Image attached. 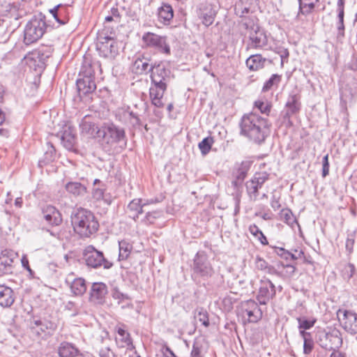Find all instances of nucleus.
<instances>
[{
    "label": "nucleus",
    "instance_id": "f257e3e1",
    "mask_svg": "<svg viewBox=\"0 0 357 357\" xmlns=\"http://www.w3.org/2000/svg\"><path fill=\"white\" fill-rule=\"evenodd\" d=\"M151 86L149 96L151 103L156 107L164 106L162 97L167 89L168 84L174 78L171 70L162 62L154 63L153 69L150 74Z\"/></svg>",
    "mask_w": 357,
    "mask_h": 357
},
{
    "label": "nucleus",
    "instance_id": "f03ea898",
    "mask_svg": "<svg viewBox=\"0 0 357 357\" xmlns=\"http://www.w3.org/2000/svg\"><path fill=\"white\" fill-rule=\"evenodd\" d=\"M269 126L266 119L255 112H250L241 118L240 133L250 141L261 144L269 135Z\"/></svg>",
    "mask_w": 357,
    "mask_h": 357
},
{
    "label": "nucleus",
    "instance_id": "7ed1b4c3",
    "mask_svg": "<svg viewBox=\"0 0 357 357\" xmlns=\"http://www.w3.org/2000/svg\"><path fill=\"white\" fill-rule=\"evenodd\" d=\"M70 218L75 232L81 238L89 237L98 229L99 223L94 215L85 208L75 209Z\"/></svg>",
    "mask_w": 357,
    "mask_h": 357
},
{
    "label": "nucleus",
    "instance_id": "20e7f679",
    "mask_svg": "<svg viewBox=\"0 0 357 357\" xmlns=\"http://www.w3.org/2000/svg\"><path fill=\"white\" fill-rule=\"evenodd\" d=\"M97 137H102L104 143L109 146L119 144L126 147L127 136L125 129L112 122L104 123L97 131Z\"/></svg>",
    "mask_w": 357,
    "mask_h": 357
},
{
    "label": "nucleus",
    "instance_id": "39448f33",
    "mask_svg": "<svg viewBox=\"0 0 357 357\" xmlns=\"http://www.w3.org/2000/svg\"><path fill=\"white\" fill-rule=\"evenodd\" d=\"M47 24L41 14L34 16L26 24L24 30V42L26 45L38 41L46 31Z\"/></svg>",
    "mask_w": 357,
    "mask_h": 357
},
{
    "label": "nucleus",
    "instance_id": "423d86ee",
    "mask_svg": "<svg viewBox=\"0 0 357 357\" xmlns=\"http://www.w3.org/2000/svg\"><path fill=\"white\" fill-rule=\"evenodd\" d=\"M243 26L248 34V47L254 49H263L268 45V38L265 31L252 20L245 19Z\"/></svg>",
    "mask_w": 357,
    "mask_h": 357
},
{
    "label": "nucleus",
    "instance_id": "0eeeda50",
    "mask_svg": "<svg viewBox=\"0 0 357 357\" xmlns=\"http://www.w3.org/2000/svg\"><path fill=\"white\" fill-rule=\"evenodd\" d=\"M96 49L100 56L105 58L114 59L119 53L117 42L114 38L109 36L107 31L104 29L98 31Z\"/></svg>",
    "mask_w": 357,
    "mask_h": 357
},
{
    "label": "nucleus",
    "instance_id": "6e6552de",
    "mask_svg": "<svg viewBox=\"0 0 357 357\" xmlns=\"http://www.w3.org/2000/svg\"><path fill=\"white\" fill-rule=\"evenodd\" d=\"M82 259L86 265L92 268L109 269L113 266V263L107 260L103 253L93 245H88L84 248Z\"/></svg>",
    "mask_w": 357,
    "mask_h": 357
},
{
    "label": "nucleus",
    "instance_id": "1a4fd4ad",
    "mask_svg": "<svg viewBox=\"0 0 357 357\" xmlns=\"http://www.w3.org/2000/svg\"><path fill=\"white\" fill-rule=\"evenodd\" d=\"M193 275L207 280L214 274V269L212 267L207 255L204 252H198L194 259L192 266Z\"/></svg>",
    "mask_w": 357,
    "mask_h": 357
},
{
    "label": "nucleus",
    "instance_id": "9d476101",
    "mask_svg": "<svg viewBox=\"0 0 357 357\" xmlns=\"http://www.w3.org/2000/svg\"><path fill=\"white\" fill-rule=\"evenodd\" d=\"M142 41L147 48H153L159 52L170 54V47L167 41V37L152 32H146L142 36Z\"/></svg>",
    "mask_w": 357,
    "mask_h": 357
},
{
    "label": "nucleus",
    "instance_id": "9b49d317",
    "mask_svg": "<svg viewBox=\"0 0 357 357\" xmlns=\"http://www.w3.org/2000/svg\"><path fill=\"white\" fill-rule=\"evenodd\" d=\"M337 316L342 328L351 335L357 334V313L350 310L340 309Z\"/></svg>",
    "mask_w": 357,
    "mask_h": 357
},
{
    "label": "nucleus",
    "instance_id": "f8f14e48",
    "mask_svg": "<svg viewBox=\"0 0 357 357\" xmlns=\"http://www.w3.org/2000/svg\"><path fill=\"white\" fill-rule=\"evenodd\" d=\"M276 294L275 286L267 278L264 277L260 280L258 292L256 299L259 305H266Z\"/></svg>",
    "mask_w": 357,
    "mask_h": 357
},
{
    "label": "nucleus",
    "instance_id": "ddd939ff",
    "mask_svg": "<svg viewBox=\"0 0 357 357\" xmlns=\"http://www.w3.org/2000/svg\"><path fill=\"white\" fill-rule=\"evenodd\" d=\"M301 108V95L296 91H292L288 96L284 109L282 112L284 121L291 123V116L298 114Z\"/></svg>",
    "mask_w": 357,
    "mask_h": 357
},
{
    "label": "nucleus",
    "instance_id": "4468645a",
    "mask_svg": "<svg viewBox=\"0 0 357 357\" xmlns=\"http://www.w3.org/2000/svg\"><path fill=\"white\" fill-rule=\"evenodd\" d=\"M18 255L10 249H4L0 254V276L11 275L15 270V261Z\"/></svg>",
    "mask_w": 357,
    "mask_h": 357
},
{
    "label": "nucleus",
    "instance_id": "2eb2a0df",
    "mask_svg": "<svg viewBox=\"0 0 357 357\" xmlns=\"http://www.w3.org/2000/svg\"><path fill=\"white\" fill-rule=\"evenodd\" d=\"M268 178L269 174L266 172H258L254 175L251 180L246 183V190L250 200H257L259 195V189Z\"/></svg>",
    "mask_w": 357,
    "mask_h": 357
},
{
    "label": "nucleus",
    "instance_id": "dca6fc26",
    "mask_svg": "<svg viewBox=\"0 0 357 357\" xmlns=\"http://www.w3.org/2000/svg\"><path fill=\"white\" fill-rule=\"evenodd\" d=\"M241 311L243 317H247L248 321L250 323H257L262 317V311L254 300L250 299L243 302Z\"/></svg>",
    "mask_w": 357,
    "mask_h": 357
},
{
    "label": "nucleus",
    "instance_id": "f3484780",
    "mask_svg": "<svg viewBox=\"0 0 357 357\" xmlns=\"http://www.w3.org/2000/svg\"><path fill=\"white\" fill-rule=\"evenodd\" d=\"M197 15L202 23L206 27L211 26L217 15L216 6L210 3H201L197 9Z\"/></svg>",
    "mask_w": 357,
    "mask_h": 357
},
{
    "label": "nucleus",
    "instance_id": "a211bd4d",
    "mask_svg": "<svg viewBox=\"0 0 357 357\" xmlns=\"http://www.w3.org/2000/svg\"><path fill=\"white\" fill-rule=\"evenodd\" d=\"M325 342L320 343L321 347L327 350H335L339 349L342 344V337L341 333L336 328L330 329L328 332L324 334Z\"/></svg>",
    "mask_w": 357,
    "mask_h": 357
},
{
    "label": "nucleus",
    "instance_id": "6ab92c4d",
    "mask_svg": "<svg viewBox=\"0 0 357 357\" xmlns=\"http://www.w3.org/2000/svg\"><path fill=\"white\" fill-rule=\"evenodd\" d=\"M108 292L107 285L103 282H94L90 289L89 300L94 304H102Z\"/></svg>",
    "mask_w": 357,
    "mask_h": 357
},
{
    "label": "nucleus",
    "instance_id": "aec40b11",
    "mask_svg": "<svg viewBox=\"0 0 357 357\" xmlns=\"http://www.w3.org/2000/svg\"><path fill=\"white\" fill-rule=\"evenodd\" d=\"M44 220L51 226H58L62 222L60 212L53 206L47 205L42 209Z\"/></svg>",
    "mask_w": 357,
    "mask_h": 357
},
{
    "label": "nucleus",
    "instance_id": "412c9836",
    "mask_svg": "<svg viewBox=\"0 0 357 357\" xmlns=\"http://www.w3.org/2000/svg\"><path fill=\"white\" fill-rule=\"evenodd\" d=\"M70 10V6L59 4L50 9V13L60 25H64L69 22Z\"/></svg>",
    "mask_w": 357,
    "mask_h": 357
},
{
    "label": "nucleus",
    "instance_id": "4be33fe9",
    "mask_svg": "<svg viewBox=\"0 0 357 357\" xmlns=\"http://www.w3.org/2000/svg\"><path fill=\"white\" fill-rule=\"evenodd\" d=\"M78 93L80 96L93 93L96 89L94 79L79 77L76 82Z\"/></svg>",
    "mask_w": 357,
    "mask_h": 357
},
{
    "label": "nucleus",
    "instance_id": "5701e85b",
    "mask_svg": "<svg viewBox=\"0 0 357 357\" xmlns=\"http://www.w3.org/2000/svg\"><path fill=\"white\" fill-rule=\"evenodd\" d=\"M81 134L88 137H94L97 135L98 130L96 125L92 122L91 117L85 116L79 123Z\"/></svg>",
    "mask_w": 357,
    "mask_h": 357
},
{
    "label": "nucleus",
    "instance_id": "b1692460",
    "mask_svg": "<svg viewBox=\"0 0 357 357\" xmlns=\"http://www.w3.org/2000/svg\"><path fill=\"white\" fill-rule=\"evenodd\" d=\"M153 64L149 63V59L144 57H138L135 59L132 66V70L139 75L151 73Z\"/></svg>",
    "mask_w": 357,
    "mask_h": 357
},
{
    "label": "nucleus",
    "instance_id": "393cba45",
    "mask_svg": "<svg viewBox=\"0 0 357 357\" xmlns=\"http://www.w3.org/2000/svg\"><path fill=\"white\" fill-rule=\"evenodd\" d=\"M157 15L158 21L167 25L170 23L174 17V10L171 5L162 3V6L158 8Z\"/></svg>",
    "mask_w": 357,
    "mask_h": 357
},
{
    "label": "nucleus",
    "instance_id": "a878e982",
    "mask_svg": "<svg viewBox=\"0 0 357 357\" xmlns=\"http://www.w3.org/2000/svg\"><path fill=\"white\" fill-rule=\"evenodd\" d=\"M73 274L71 275L73 276ZM66 282L70 284L71 292L75 296H82L86 291V284L85 280L82 278H74L70 281V275L66 279Z\"/></svg>",
    "mask_w": 357,
    "mask_h": 357
},
{
    "label": "nucleus",
    "instance_id": "bb28decb",
    "mask_svg": "<svg viewBox=\"0 0 357 357\" xmlns=\"http://www.w3.org/2000/svg\"><path fill=\"white\" fill-rule=\"evenodd\" d=\"M61 140L66 149L72 150L76 142L75 129L71 127L65 128L61 134Z\"/></svg>",
    "mask_w": 357,
    "mask_h": 357
},
{
    "label": "nucleus",
    "instance_id": "cd10ccee",
    "mask_svg": "<svg viewBox=\"0 0 357 357\" xmlns=\"http://www.w3.org/2000/svg\"><path fill=\"white\" fill-rule=\"evenodd\" d=\"M15 301L13 291L11 288L0 285V305L4 307H10Z\"/></svg>",
    "mask_w": 357,
    "mask_h": 357
},
{
    "label": "nucleus",
    "instance_id": "c85d7f7f",
    "mask_svg": "<svg viewBox=\"0 0 357 357\" xmlns=\"http://www.w3.org/2000/svg\"><path fill=\"white\" fill-rule=\"evenodd\" d=\"M266 59L263 58L261 54H253L250 56L245 61L246 66L252 71H257L264 67Z\"/></svg>",
    "mask_w": 357,
    "mask_h": 357
},
{
    "label": "nucleus",
    "instance_id": "c756f323",
    "mask_svg": "<svg viewBox=\"0 0 357 357\" xmlns=\"http://www.w3.org/2000/svg\"><path fill=\"white\" fill-rule=\"evenodd\" d=\"M251 165L252 162L249 160L242 161L241 163L236 164L233 172V176L238 177L239 180H245Z\"/></svg>",
    "mask_w": 357,
    "mask_h": 357
},
{
    "label": "nucleus",
    "instance_id": "7c9ffc66",
    "mask_svg": "<svg viewBox=\"0 0 357 357\" xmlns=\"http://www.w3.org/2000/svg\"><path fill=\"white\" fill-rule=\"evenodd\" d=\"M78 349L72 344L63 342L58 349V354L60 357H75L78 354Z\"/></svg>",
    "mask_w": 357,
    "mask_h": 357
},
{
    "label": "nucleus",
    "instance_id": "2f4dec72",
    "mask_svg": "<svg viewBox=\"0 0 357 357\" xmlns=\"http://www.w3.org/2000/svg\"><path fill=\"white\" fill-rule=\"evenodd\" d=\"M65 188L68 192L75 197L84 196L86 192V188L79 182H68Z\"/></svg>",
    "mask_w": 357,
    "mask_h": 357
},
{
    "label": "nucleus",
    "instance_id": "473e14b6",
    "mask_svg": "<svg viewBox=\"0 0 357 357\" xmlns=\"http://www.w3.org/2000/svg\"><path fill=\"white\" fill-rule=\"evenodd\" d=\"M118 335L116 341L120 347L132 348V343L129 333L126 332L123 328H119L117 330Z\"/></svg>",
    "mask_w": 357,
    "mask_h": 357
},
{
    "label": "nucleus",
    "instance_id": "72a5a7b5",
    "mask_svg": "<svg viewBox=\"0 0 357 357\" xmlns=\"http://www.w3.org/2000/svg\"><path fill=\"white\" fill-rule=\"evenodd\" d=\"M255 266L258 270L263 271L266 273L271 275H277L278 271L275 268L274 266L269 265L268 262L261 257L260 256H257L255 261Z\"/></svg>",
    "mask_w": 357,
    "mask_h": 357
},
{
    "label": "nucleus",
    "instance_id": "f704fd0d",
    "mask_svg": "<svg viewBox=\"0 0 357 357\" xmlns=\"http://www.w3.org/2000/svg\"><path fill=\"white\" fill-rule=\"evenodd\" d=\"M342 276L347 281H357V273L356 268L352 264H345L341 271Z\"/></svg>",
    "mask_w": 357,
    "mask_h": 357
},
{
    "label": "nucleus",
    "instance_id": "c9c22d12",
    "mask_svg": "<svg viewBox=\"0 0 357 357\" xmlns=\"http://www.w3.org/2000/svg\"><path fill=\"white\" fill-rule=\"evenodd\" d=\"M299 8H298V16L300 14L307 15L310 14L314 9L315 4L319 0H298Z\"/></svg>",
    "mask_w": 357,
    "mask_h": 357
},
{
    "label": "nucleus",
    "instance_id": "e433bc0d",
    "mask_svg": "<svg viewBox=\"0 0 357 357\" xmlns=\"http://www.w3.org/2000/svg\"><path fill=\"white\" fill-rule=\"evenodd\" d=\"M146 206V204H142V200L141 199H134L129 203V204L128 205V208L130 211H134L136 213V214L132 216V219L134 220H136L139 214L143 213V208Z\"/></svg>",
    "mask_w": 357,
    "mask_h": 357
},
{
    "label": "nucleus",
    "instance_id": "4c0bfd02",
    "mask_svg": "<svg viewBox=\"0 0 357 357\" xmlns=\"http://www.w3.org/2000/svg\"><path fill=\"white\" fill-rule=\"evenodd\" d=\"M95 66H97V65L91 64L85 61L81 67L79 76L81 77H89L95 79Z\"/></svg>",
    "mask_w": 357,
    "mask_h": 357
},
{
    "label": "nucleus",
    "instance_id": "58836bf2",
    "mask_svg": "<svg viewBox=\"0 0 357 357\" xmlns=\"http://www.w3.org/2000/svg\"><path fill=\"white\" fill-rule=\"evenodd\" d=\"M280 215L281 220L290 227H294V225H298L297 220L290 209H282Z\"/></svg>",
    "mask_w": 357,
    "mask_h": 357
},
{
    "label": "nucleus",
    "instance_id": "ea45409f",
    "mask_svg": "<svg viewBox=\"0 0 357 357\" xmlns=\"http://www.w3.org/2000/svg\"><path fill=\"white\" fill-rule=\"evenodd\" d=\"M296 320L298 324V329L304 330L310 329L314 326L315 323L317 322V319L315 318H307L306 317H297Z\"/></svg>",
    "mask_w": 357,
    "mask_h": 357
},
{
    "label": "nucleus",
    "instance_id": "a19ab883",
    "mask_svg": "<svg viewBox=\"0 0 357 357\" xmlns=\"http://www.w3.org/2000/svg\"><path fill=\"white\" fill-rule=\"evenodd\" d=\"M214 142L213 138L207 137L204 138L198 144V147L203 155H206L211 151V146Z\"/></svg>",
    "mask_w": 357,
    "mask_h": 357
},
{
    "label": "nucleus",
    "instance_id": "79ce46f5",
    "mask_svg": "<svg viewBox=\"0 0 357 357\" xmlns=\"http://www.w3.org/2000/svg\"><path fill=\"white\" fill-rule=\"evenodd\" d=\"M119 260L126 259L130 254L132 245L125 241H119Z\"/></svg>",
    "mask_w": 357,
    "mask_h": 357
},
{
    "label": "nucleus",
    "instance_id": "37998d69",
    "mask_svg": "<svg viewBox=\"0 0 357 357\" xmlns=\"http://www.w3.org/2000/svg\"><path fill=\"white\" fill-rule=\"evenodd\" d=\"M282 76L278 74H273L271 77L264 83L262 91L266 92L271 89L274 86H278L281 82Z\"/></svg>",
    "mask_w": 357,
    "mask_h": 357
},
{
    "label": "nucleus",
    "instance_id": "c03bdc74",
    "mask_svg": "<svg viewBox=\"0 0 357 357\" xmlns=\"http://www.w3.org/2000/svg\"><path fill=\"white\" fill-rule=\"evenodd\" d=\"M195 319H197L205 327L209 326L208 314L203 307H199L195 310Z\"/></svg>",
    "mask_w": 357,
    "mask_h": 357
},
{
    "label": "nucleus",
    "instance_id": "a18cd8bd",
    "mask_svg": "<svg viewBox=\"0 0 357 357\" xmlns=\"http://www.w3.org/2000/svg\"><path fill=\"white\" fill-rule=\"evenodd\" d=\"M249 231L255 237L257 238L262 245H265L268 244L266 237L264 236L263 232L256 225H251L249 227Z\"/></svg>",
    "mask_w": 357,
    "mask_h": 357
},
{
    "label": "nucleus",
    "instance_id": "49530a36",
    "mask_svg": "<svg viewBox=\"0 0 357 357\" xmlns=\"http://www.w3.org/2000/svg\"><path fill=\"white\" fill-rule=\"evenodd\" d=\"M337 29L338 31V36H344V10H337Z\"/></svg>",
    "mask_w": 357,
    "mask_h": 357
},
{
    "label": "nucleus",
    "instance_id": "de8ad7c7",
    "mask_svg": "<svg viewBox=\"0 0 357 357\" xmlns=\"http://www.w3.org/2000/svg\"><path fill=\"white\" fill-rule=\"evenodd\" d=\"M131 115H132V112L128 109H126L119 111L118 114H116V117L124 124H128L129 121L131 119Z\"/></svg>",
    "mask_w": 357,
    "mask_h": 357
},
{
    "label": "nucleus",
    "instance_id": "09e8293b",
    "mask_svg": "<svg viewBox=\"0 0 357 357\" xmlns=\"http://www.w3.org/2000/svg\"><path fill=\"white\" fill-rule=\"evenodd\" d=\"M255 105L259 109L261 114L268 115L271 111V105L268 102L258 100L255 102Z\"/></svg>",
    "mask_w": 357,
    "mask_h": 357
},
{
    "label": "nucleus",
    "instance_id": "8fccbe9b",
    "mask_svg": "<svg viewBox=\"0 0 357 357\" xmlns=\"http://www.w3.org/2000/svg\"><path fill=\"white\" fill-rule=\"evenodd\" d=\"M105 188L103 184L98 186H94L93 188V197L96 199H101L103 198Z\"/></svg>",
    "mask_w": 357,
    "mask_h": 357
},
{
    "label": "nucleus",
    "instance_id": "3c124183",
    "mask_svg": "<svg viewBox=\"0 0 357 357\" xmlns=\"http://www.w3.org/2000/svg\"><path fill=\"white\" fill-rule=\"evenodd\" d=\"M314 348V341L312 337H310L303 341V353L305 355L310 354Z\"/></svg>",
    "mask_w": 357,
    "mask_h": 357
},
{
    "label": "nucleus",
    "instance_id": "603ef678",
    "mask_svg": "<svg viewBox=\"0 0 357 357\" xmlns=\"http://www.w3.org/2000/svg\"><path fill=\"white\" fill-rule=\"evenodd\" d=\"M304 256V252L302 250H300L298 255H294L293 252L287 251L283 256L282 257V259L285 260H288L289 259L292 260H296L298 259H300Z\"/></svg>",
    "mask_w": 357,
    "mask_h": 357
},
{
    "label": "nucleus",
    "instance_id": "864d4df0",
    "mask_svg": "<svg viewBox=\"0 0 357 357\" xmlns=\"http://www.w3.org/2000/svg\"><path fill=\"white\" fill-rule=\"evenodd\" d=\"M328 154L324 155L322 158V176L324 178L329 174Z\"/></svg>",
    "mask_w": 357,
    "mask_h": 357
},
{
    "label": "nucleus",
    "instance_id": "5fc2aeb1",
    "mask_svg": "<svg viewBox=\"0 0 357 357\" xmlns=\"http://www.w3.org/2000/svg\"><path fill=\"white\" fill-rule=\"evenodd\" d=\"M160 215L161 213L160 211H155L148 212L145 216L146 221L150 224H152L155 219L158 218L160 216Z\"/></svg>",
    "mask_w": 357,
    "mask_h": 357
},
{
    "label": "nucleus",
    "instance_id": "6e6d98bb",
    "mask_svg": "<svg viewBox=\"0 0 357 357\" xmlns=\"http://www.w3.org/2000/svg\"><path fill=\"white\" fill-rule=\"evenodd\" d=\"M354 243H355V234H349L347 239L346 241L345 246H346L347 250H348L349 252H352L354 245Z\"/></svg>",
    "mask_w": 357,
    "mask_h": 357
},
{
    "label": "nucleus",
    "instance_id": "4d7b16f0",
    "mask_svg": "<svg viewBox=\"0 0 357 357\" xmlns=\"http://www.w3.org/2000/svg\"><path fill=\"white\" fill-rule=\"evenodd\" d=\"M21 263L23 268H24L31 277H33L34 271L31 268L29 264V259L26 255H23L21 259Z\"/></svg>",
    "mask_w": 357,
    "mask_h": 357
},
{
    "label": "nucleus",
    "instance_id": "13d9d810",
    "mask_svg": "<svg viewBox=\"0 0 357 357\" xmlns=\"http://www.w3.org/2000/svg\"><path fill=\"white\" fill-rule=\"evenodd\" d=\"M282 266L286 268V275L291 278V277H293L296 273V268L294 265H292V264H286V265H282Z\"/></svg>",
    "mask_w": 357,
    "mask_h": 357
},
{
    "label": "nucleus",
    "instance_id": "bf43d9fd",
    "mask_svg": "<svg viewBox=\"0 0 357 357\" xmlns=\"http://www.w3.org/2000/svg\"><path fill=\"white\" fill-rule=\"evenodd\" d=\"M190 356V357H202L201 354V348L196 343L192 345Z\"/></svg>",
    "mask_w": 357,
    "mask_h": 357
},
{
    "label": "nucleus",
    "instance_id": "052dcab7",
    "mask_svg": "<svg viewBox=\"0 0 357 357\" xmlns=\"http://www.w3.org/2000/svg\"><path fill=\"white\" fill-rule=\"evenodd\" d=\"M128 124L132 126H133V127H136V126H138L140 125V119H139V118L133 112H132V115H131V119L129 121Z\"/></svg>",
    "mask_w": 357,
    "mask_h": 357
},
{
    "label": "nucleus",
    "instance_id": "680f3d73",
    "mask_svg": "<svg viewBox=\"0 0 357 357\" xmlns=\"http://www.w3.org/2000/svg\"><path fill=\"white\" fill-rule=\"evenodd\" d=\"M47 146H49V149L45 153L46 159L47 161H51L53 160V154L55 153V149L52 144H50L49 143L47 144Z\"/></svg>",
    "mask_w": 357,
    "mask_h": 357
},
{
    "label": "nucleus",
    "instance_id": "e2e57ef3",
    "mask_svg": "<svg viewBox=\"0 0 357 357\" xmlns=\"http://www.w3.org/2000/svg\"><path fill=\"white\" fill-rule=\"evenodd\" d=\"M271 206L274 209V211L278 210L281 206L279 199L276 198L275 196H273L271 202Z\"/></svg>",
    "mask_w": 357,
    "mask_h": 357
},
{
    "label": "nucleus",
    "instance_id": "0e129e2a",
    "mask_svg": "<svg viewBox=\"0 0 357 357\" xmlns=\"http://www.w3.org/2000/svg\"><path fill=\"white\" fill-rule=\"evenodd\" d=\"M273 250H274V252L278 255L280 256L281 258L283 256V255H284V253H286V252H287L288 250H285L284 248H279V247H276V246H271Z\"/></svg>",
    "mask_w": 357,
    "mask_h": 357
},
{
    "label": "nucleus",
    "instance_id": "69168bd1",
    "mask_svg": "<svg viewBox=\"0 0 357 357\" xmlns=\"http://www.w3.org/2000/svg\"><path fill=\"white\" fill-rule=\"evenodd\" d=\"M280 57H281V66H283L284 61L285 59L289 57V52L287 49H282L280 52Z\"/></svg>",
    "mask_w": 357,
    "mask_h": 357
},
{
    "label": "nucleus",
    "instance_id": "338daca9",
    "mask_svg": "<svg viewBox=\"0 0 357 357\" xmlns=\"http://www.w3.org/2000/svg\"><path fill=\"white\" fill-rule=\"evenodd\" d=\"M299 335L303 338V341L312 337L311 333L304 329H299Z\"/></svg>",
    "mask_w": 357,
    "mask_h": 357
},
{
    "label": "nucleus",
    "instance_id": "774afa93",
    "mask_svg": "<svg viewBox=\"0 0 357 357\" xmlns=\"http://www.w3.org/2000/svg\"><path fill=\"white\" fill-rule=\"evenodd\" d=\"M99 356L100 357H110V349L109 348L100 349Z\"/></svg>",
    "mask_w": 357,
    "mask_h": 357
}]
</instances>
